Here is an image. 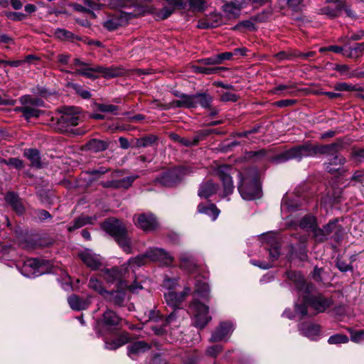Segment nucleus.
Here are the masks:
<instances>
[{
	"instance_id": "nucleus-48",
	"label": "nucleus",
	"mask_w": 364,
	"mask_h": 364,
	"mask_svg": "<svg viewBox=\"0 0 364 364\" xmlns=\"http://www.w3.org/2000/svg\"><path fill=\"white\" fill-rule=\"evenodd\" d=\"M178 141L186 146H191L193 145H196L198 141L200 140L201 136L199 135L195 136L191 138H184V137H180L178 136Z\"/></svg>"
},
{
	"instance_id": "nucleus-16",
	"label": "nucleus",
	"mask_w": 364,
	"mask_h": 364,
	"mask_svg": "<svg viewBox=\"0 0 364 364\" xmlns=\"http://www.w3.org/2000/svg\"><path fill=\"white\" fill-rule=\"evenodd\" d=\"M246 4L245 0H232L223 6V11L228 18L239 16L240 10Z\"/></svg>"
},
{
	"instance_id": "nucleus-47",
	"label": "nucleus",
	"mask_w": 364,
	"mask_h": 364,
	"mask_svg": "<svg viewBox=\"0 0 364 364\" xmlns=\"http://www.w3.org/2000/svg\"><path fill=\"white\" fill-rule=\"evenodd\" d=\"M95 108L97 111L105 113L117 114L118 107L111 104H96Z\"/></svg>"
},
{
	"instance_id": "nucleus-36",
	"label": "nucleus",
	"mask_w": 364,
	"mask_h": 364,
	"mask_svg": "<svg viewBox=\"0 0 364 364\" xmlns=\"http://www.w3.org/2000/svg\"><path fill=\"white\" fill-rule=\"evenodd\" d=\"M334 89L337 91L342 92V91H347V92H351V91H360V92H364V87H360L358 85H353L350 83L347 82H338L335 85Z\"/></svg>"
},
{
	"instance_id": "nucleus-55",
	"label": "nucleus",
	"mask_w": 364,
	"mask_h": 364,
	"mask_svg": "<svg viewBox=\"0 0 364 364\" xmlns=\"http://www.w3.org/2000/svg\"><path fill=\"white\" fill-rule=\"evenodd\" d=\"M177 285H178V279H177L167 278V279H165L163 282V287L164 289H166L168 291H171Z\"/></svg>"
},
{
	"instance_id": "nucleus-38",
	"label": "nucleus",
	"mask_w": 364,
	"mask_h": 364,
	"mask_svg": "<svg viewBox=\"0 0 364 364\" xmlns=\"http://www.w3.org/2000/svg\"><path fill=\"white\" fill-rule=\"evenodd\" d=\"M147 259L148 258L146 253L144 255H139L135 257L130 258L127 262V268L129 267L132 271H134L135 268L141 267L145 264Z\"/></svg>"
},
{
	"instance_id": "nucleus-59",
	"label": "nucleus",
	"mask_w": 364,
	"mask_h": 364,
	"mask_svg": "<svg viewBox=\"0 0 364 364\" xmlns=\"http://www.w3.org/2000/svg\"><path fill=\"white\" fill-rule=\"evenodd\" d=\"M74 88L76 92L84 99H89L91 94L88 90H84L80 85H75Z\"/></svg>"
},
{
	"instance_id": "nucleus-3",
	"label": "nucleus",
	"mask_w": 364,
	"mask_h": 364,
	"mask_svg": "<svg viewBox=\"0 0 364 364\" xmlns=\"http://www.w3.org/2000/svg\"><path fill=\"white\" fill-rule=\"evenodd\" d=\"M120 321L121 318L114 311L107 309L97 321L95 328L97 334L102 337L114 334Z\"/></svg>"
},
{
	"instance_id": "nucleus-51",
	"label": "nucleus",
	"mask_w": 364,
	"mask_h": 364,
	"mask_svg": "<svg viewBox=\"0 0 364 364\" xmlns=\"http://www.w3.org/2000/svg\"><path fill=\"white\" fill-rule=\"evenodd\" d=\"M336 220H333L329 222L326 225H325L322 230H318L319 232H325L322 237H319L321 240H325L327 238V236L332 232L335 226H336Z\"/></svg>"
},
{
	"instance_id": "nucleus-20",
	"label": "nucleus",
	"mask_w": 364,
	"mask_h": 364,
	"mask_svg": "<svg viewBox=\"0 0 364 364\" xmlns=\"http://www.w3.org/2000/svg\"><path fill=\"white\" fill-rule=\"evenodd\" d=\"M150 348V346L144 341H136L128 346V355L132 359L145 353Z\"/></svg>"
},
{
	"instance_id": "nucleus-46",
	"label": "nucleus",
	"mask_w": 364,
	"mask_h": 364,
	"mask_svg": "<svg viewBox=\"0 0 364 364\" xmlns=\"http://www.w3.org/2000/svg\"><path fill=\"white\" fill-rule=\"evenodd\" d=\"M333 69L346 78H353V70H351L348 65L336 64Z\"/></svg>"
},
{
	"instance_id": "nucleus-24",
	"label": "nucleus",
	"mask_w": 364,
	"mask_h": 364,
	"mask_svg": "<svg viewBox=\"0 0 364 364\" xmlns=\"http://www.w3.org/2000/svg\"><path fill=\"white\" fill-rule=\"evenodd\" d=\"M68 301L71 309L75 311L86 309L90 303L88 299H81L74 294L68 297Z\"/></svg>"
},
{
	"instance_id": "nucleus-52",
	"label": "nucleus",
	"mask_w": 364,
	"mask_h": 364,
	"mask_svg": "<svg viewBox=\"0 0 364 364\" xmlns=\"http://www.w3.org/2000/svg\"><path fill=\"white\" fill-rule=\"evenodd\" d=\"M224 68H205L202 66L195 67V70L197 73H203L205 75H210L213 73H217L220 70H223Z\"/></svg>"
},
{
	"instance_id": "nucleus-25",
	"label": "nucleus",
	"mask_w": 364,
	"mask_h": 364,
	"mask_svg": "<svg viewBox=\"0 0 364 364\" xmlns=\"http://www.w3.org/2000/svg\"><path fill=\"white\" fill-rule=\"evenodd\" d=\"M198 212L199 213L207 215L211 218L212 220H215L220 213V210L213 203H210L206 205L203 203H200L198 205Z\"/></svg>"
},
{
	"instance_id": "nucleus-8",
	"label": "nucleus",
	"mask_w": 364,
	"mask_h": 364,
	"mask_svg": "<svg viewBox=\"0 0 364 364\" xmlns=\"http://www.w3.org/2000/svg\"><path fill=\"white\" fill-rule=\"evenodd\" d=\"M146 255L151 261L159 262L163 265H171L173 261V257L162 248H149Z\"/></svg>"
},
{
	"instance_id": "nucleus-62",
	"label": "nucleus",
	"mask_w": 364,
	"mask_h": 364,
	"mask_svg": "<svg viewBox=\"0 0 364 364\" xmlns=\"http://www.w3.org/2000/svg\"><path fill=\"white\" fill-rule=\"evenodd\" d=\"M222 350V346L220 345H215L211 347H209L207 349V353L208 355L211 356H216Z\"/></svg>"
},
{
	"instance_id": "nucleus-43",
	"label": "nucleus",
	"mask_w": 364,
	"mask_h": 364,
	"mask_svg": "<svg viewBox=\"0 0 364 364\" xmlns=\"http://www.w3.org/2000/svg\"><path fill=\"white\" fill-rule=\"evenodd\" d=\"M316 225V218L313 215H306L299 222V227L305 230H311Z\"/></svg>"
},
{
	"instance_id": "nucleus-44",
	"label": "nucleus",
	"mask_w": 364,
	"mask_h": 364,
	"mask_svg": "<svg viewBox=\"0 0 364 364\" xmlns=\"http://www.w3.org/2000/svg\"><path fill=\"white\" fill-rule=\"evenodd\" d=\"M88 286L91 289L97 291L101 295L104 296L105 294H108V291L104 289L102 282L95 277L90 278Z\"/></svg>"
},
{
	"instance_id": "nucleus-58",
	"label": "nucleus",
	"mask_w": 364,
	"mask_h": 364,
	"mask_svg": "<svg viewBox=\"0 0 364 364\" xmlns=\"http://www.w3.org/2000/svg\"><path fill=\"white\" fill-rule=\"evenodd\" d=\"M269 257L272 259V261H274V260L277 259L280 255L279 248L277 244H275L274 245H272L269 248Z\"/></svg>"
},
{
	"instance_id": "nucleus-32",
	"label": "nucleus",
	"mask_w": 364,
	"mask_h": 364,
	"mask_svg": "<svg viewBox=\"0 0 364 364\" xmlns=\"http://www.w3.org/2000/svg\"><path fill=\"white\" fill-rule=\"evenodd\" d=\"M96 218H91L88 216H81L73 221L72 225L68 226V230L69 232L73 231L75 229H78L87 224H93V220H95Z\"/></svg>"
},
{
	"instance_id": "nucleus-61",
	"label": "nucleus",
	"mask_w": 364,
	"mask_h": 364,
	"mask_svg": "<svg viewBox=\"0 0 364 364\" xmlns=\"http://www.w3.org/2000/svg\"><path fill=\"white\" fill-rule=\"evenodd\" d=\"M202 64L204 65H218L220 64L218 58V55H213L209 58H203L200 60Z\"/></svg>"
},
{
	"instance_id": "nucleus-7",
	"label": "nucleus",
	"mask_w": 364,
	"mask_h": 364,
	"mask_svg": "<svg viewBox=\"0 0 364 364\" xmlns=\"http://www.w3.org/2000/svg\"><path fill=\"white\" fill-rule=\"evenodd\" d=\"M337 146L336 144H332L323 146L318 150L321 153L331 154L329 155L328 162L325 164L326 169L330 173L339 170L346 162L345 159L341 155L335 153Z\"/></svg>"
},
{
	"instance_id": "nucleus-19",
	"label": "nucleus",
	"mask_w": 364,
	"mask_h": 364,
	"mask_svg": "<svg viewBox=\"0 0 364 364\" xmlns=\"http://www.w3.org/2000/svg\"><path fill=\"white\" fill-rule=\"evenodd\" d=\"M344 2L341 0H333L332 3L323 9V13L331 18L338 16L343 12Z\"/></svg>"
},
{
	"instance_id": "nucleus-40",
	"label": "nucleus",
	"mask_w": 364,
	"mask_h": 364,
	"mask_svg": "<svg viewBox=\"0 0 364 364\" xmlns=\"http://www.w3.org/2000/svg\"><path fill=\"white\" fill-rule=\"evenodd\" d=\"M156 137L154 135H149L136 139L135 146L136 148H145L151 146L156 141Z\"/></svg>"
},
{
	"instance_id": "nucleus-31",
	"label": "nucleus",
	"mask_w": 364,
	"mask_h": 364,
	"mask_svg": "<svg viewBox=\"0 0 364 364\" xmlns=\"http://www.w3.org/2000/svg\"><path fill=\"white\" fill-rule=\"evenodd\" d=\"M24 155L31 161L32 166L40 168L41 166V156L38 150L36 149H26L24 151Z\"/></svg>"
},
{
	"instance_id": "nucleus-50",
	"label": "nucleus",
	"mask_w": 364,
	"mask_h": 364,
	"mask_svg": "<svg viewBox=\"0 0 364 364\" xmlns=\"http://www.w3.org/2000/svg\"><path fill=\"white\" fill-rule=\"evenodd\" d=\"M348 341V338L343 334H335L328 338V342L330 344L346 343Z\"/></svg>"
},
{
	"instance_id": "nucleus-22",
	"label": "nucleus",
	"mask_w": 364,
	"mask_h": 364,
	"mask_svg": "<svg viewBox=\"0 0 364 364\" xmlns=\"http://www.w3.org/2000/svg\"><path fill=\"white\" fill-rule=\"evenodd\" d=\"M136 178H137L136 176H130L125 177V178H124L121 180H118V181H107L104 183L103 186H104V187H106V188H128Z\"/></svg>"
},
{
	"instance_id": "nucleus-42",
	"label": "nucleus",
	"mask_w": 364,
	"mask_h": 364,
	"mask_svg": "<svg viewBox=\"0 0 364 364\" xmlns=\"http://www.w3.org/2000/svg\"><path fill=\"white\" fill-rule=\"evenodd\" d=\"M119 245L123 249V250L129 254L132 252V247L130 245V241L127 237V232L125 231L122 235H119V237L115 238Z\"/></svg>"
},
{
	"instance_id": "nucleus-12",
	"label": "nucleus",
	"mask_w": 364,
	"mask_h": 364,
	"mask_svg": "<svg viewBox=\"0 0 364 364\" xmlns=\"http://www.w3.org/2000/svg\"><path fill=\"white\" fill-rule=\"evenodd\" d=\"M134 220L136 225L144 231L154 230L157 227V221L151 213H141L134 215Z\"/></svg>"
},
{
	"instance_id": "nucleus-57",
	"label": "nucleus",
	"mask_w": 364,
	"mask_h": 364,
	"mask_svg": "<svg viewBox=\"0 0 364 364\" xmlns=\"http://www.w3.org/2000/svg\"><path fill=\"white\" fill-rule=\"evenodd\" d=\"M220 99L223 102H236L238 97L232 92H225L222 94Z\"/></svg>"
},
{
	"instance_id": "nucleus-64",
	"label": "nucleus",
	"mask_w": 364,
	"mask_h": 364,
	"mask_svg": "<svg viewBox=\"0 0 364 364\" xmlns=\"http://www.w3.org/2000/svg\"><path fill=\"white\" fill-rule=\"evenodd\" d=\"M6 200L10 203L12 206L14 204L18 203L19 201L18 197L14 193H9L6 196Z\"/></svg>"
},
{
	"instance_id": "nucleus-39",
	"label": "nucleus",
	"mask_w": 364,
	"mask_h": 364,
	"mask_svg": "<svg viewBox=\"0 0 364 364\" xmlns=\"http://www.w3.org/2000/svg\"><path fill=\"white\" fill-rule=\"evenodd\" d=\"M85 4L86 6H83L79 4H72L70 6L77 11L79 12H87L91 13L92 10L97 9L98 5L92 3L89 0H85Z\"/></svg>"
},
{
	"instance_id": "nucleus-34",
	"label": "nucleus",
	"mask_w": 364,
	"mask_h": 364,
	"mask_svg": "<svg viewBox=\"0 0 364 364\" xmlns=\"http://www.w3.org/2000/svg\"><path fill=\"white\" fill-rule=\"evenodd\" d=\"M86 148L94 152H99L105 150L107 148V144L105 141L93 139L87 143Z\"/></svg>"
},
{
	"instance_id": "nucleus-27",
	"label": "nucleus",
	"mask_w": 364,
	"mask_h": 364,
	"mask_svg": "<svg viewBox=\"0 0 364 364\" xmlns=\"http://www.w3.org/2000/svg\"><path fill=\"white\" fill-rule=\"evenodd\" d=\"M364 54V42L356 43L353 46L349 47L343 53V55L350 58L358 59Z\"/></svg>"
},
{
	"instance_id": "nucleus-37",
	"label": "nucleus",
	"mask_w": 364,
	"mask_h": 364,
	"mask_svg": "<svg viewBox=\"0 0 364 364\" xmlns=\"http://www.w3.org/2000/svg\"><path fill=\"white\" fill-rule=\"evenodd\" d=\"M97 69L99 75L100 74L106 78L114 77L121 73L118 68L114 67H104L98 65Z\"/></svg>"
},
{
	"instance_id": "nucleus-28",
	"label": "nucleus",
	"mask_w": 364,
	"mask_h": 364,
	"mask_svg": "<svg viewBox=\"0 0 364 364\" xmlns=\"http://www.w3.org/2000/svg\"><path fill=\"white\" fill-rule=\"evenodd\" d=\"M97 66H91L89 63L85 68H76L75 73L82 75L90 79H96L99 77Z\"/></svg>"
},
{
	"instance_id": "nucleus-26",
	"label": "nucleus",
	"mask_w": 364,
	"mask_h": 364,
	"mask_svg": "<svg viewBox=\"0 0 364 364\" xmlns=\"http://www.w3.org/2000/svg\"><path fill=\"white\" fill-rule=\"evenodd\" d=\"M103 338L105 341V347L108 350H116L118 348L121 347L122 346L128 343L129 340V337L127 333H123L119 336L116 339L110 342L107 341L106 337Z\"/></svg>"
},
{
	"instance_id": "nucleus-15",
	"label": "nucleus",
	"mask_w": 364,
	"mask_h": 364,
	"mask_svg": "<svg viewBox=\"0 0 364 364\" xmlns=\"http://www.w3.org/2000/svg\"><path fill=\"white\" fill-rule=\"evenodd\" d=\"M103 230L115 238L122 235L126 231L122 223L116 219L112 218L106 220L102 225Z\"/></svg>"
},
{
	"instance_id": "nucleus-41",
	"label": "nucleus",
	"mask_w": 364,
	"mask_h": 364,
	"mask_svg": "<svg viewBox=\"0 0 364 364\" xmlns=\"http://www.w3.org/2000/svg\"><path fill=\"white\" fill-rule=\"evenodd\" d=\"M298 207V202L294 199H291L288 196H285L282 201V211H291Z\"/></svg>"
},
{
	"instance_id": "nucleus-56",
	"label": "nucleus",
	"mask_w": 364,
	"mask_h": 364,
	"mask_svg": "<svg viewBox=\"0 0 364 364\" xmlns=\"http://www.w3.org/2000/svg\"><path fill=\"white\" fill-rule=\"evenodd\" d=\"M107 294L112 296L113 302L116 305H121L124 301V295L121 292H108Z\"/></svg>"
},
{
	"instance_id": "nucleus-23",
	"label": "nucleus",
	"mask_w": 364,
	"mask_h": 364,
	"mask_svg": "<svg viewBox=\"0 0 364 364\" xmlns=\"http://www.w3.org/2000/svg\"><path fill=\"white\" fill-rule=\"evenodd\" d=\"M218 187L212 181L203 182L200 185L198 195L200 198H208L217 192Z\"/></svg>"
},
{
	"instance_id": "nucleus-30",
	"label": "nucleus",
	"mask_w": 364,
	"mask_h": 364,
	"mask_svg": "<svg viewBox=\"0 0 364 364\" xmlns=\"http://www.w3.org/2000/svg\"><path fill=\"white\" fill-rule=\"evenodd\" d=\"M181 267L188 272L193 271L196 267L193 257L188 253H182L180 255Z\"/></svg>"
},
{
	"instance_id": "nucleus-2",
	"label": "nucleus",
	"mask_w": 364,
	"mask_h": 364,
	"mask_svg": "<svg viewBox=\"0 0 364 364\" xmlns=\"http://www.w3.org/2000/svg\"><path fill=\"white\" fill-rule=\"evenodd\" d=\"M240 183L238 190L242 198L247 200H255L261 196V187L258 180V173L255 168L245 170L238 173Z\"/></svg>"
},
{
	"instance_id": "nucleus-18",
	"label": "nucleus",
	"mask_w": 364,
	"mask_h": 364,
	"mask_svg": "<svg viewBox=\"0 0 364 364\" xmlns=\"http://www.w3.org/2000/svg\"><path fill=\"white\" fill-rule=\"evenodd\" d=\"M300 333L310 340H317L320 336V326L312 323H303L299 326Z\"/></svg>"
},
{
	"instance_id": "nucleus-4",
	"label": "nucleus",
	"mask_w": 364,
	"mask_h": 364,
	"mask_svg": "<svg viewBox=\"0 0 364 364\" xmlns=\"http://www.w3.org/2000/svg\"><path fill=\"white\" fill-rule=\"evenodd\" d=\"M318 150L319 149H317L309 144H305L294 146L282 152L274 159V161L277 164H279L291 159L301 160L304 157L315 155Z\"/></svg>"
},
{
	"instance_id": "nucleus-17",
	"label": "nucleus",
	"mask_w": 364,
	"mask_h": 364,
	"mask_svg": "<svg viewBox=\"0 0 364 364\" xmlns=\"http://www.w3.org/2000/svg\"><path fill=\"white\" fill-rule=\"evenodd\" d=\"M180 173L178 169L167 171L158 178V181L164 186H171L181 180Z\"/></svg>"
},
{
	"instance_id": "nucleus-60",
	"label": "nucleus",
	"mask_w": 364,
	"mask_h": 364,
	"mask_svg": "<svg viewBox=\"0 0 364 364\" xmlns=\"http://www.w3.org/2000/svg\"><path fill=\"white\" fill-rule=\"evenodd\" d=\"M290 87L287 85H279L274 88L273 93L274 94H280L282 92H284L285 95L290 94L291 92L289 91Z\"/></svg>"
},
{
	"instance_id": "nucleus-6",
	"label": "nucleus",
	"mask_w": 364,
	"mask_h": 364,
	"mask_svg": "<svg viewBox=\"0 0 364 364\" xmlns=\"http://www.w3.org/2000/svg\"><path fill=\"white\" fill-rule=\"evenodd\" d=\"M80 109L75 107H65L61 109V115L57 123L59 129L65 131L69 127L76 126L80 122Z\"/></svg>"
},
{
	"instance_id": "nucleus-49",
	"label": "nucleus",
	"mask_w": 364,
	"mask_h": 364,
	"mask_svg": "<svg viewBox=\"0 0 364 364\" xmlns=\"http://www.w3.org/2000/svg\"><path fill=\"white\" fill-rule=\"evenodd\" d=\"M54 35L56 38L60 39V40H68L73 38L74 34L65 29L63 28H57L55 32Z\"/></svg>"
},
{
	"instance_id": "nucleus-1",
	"label": "nucleus",
	"mask_w": 364,
	"mask_h": 364,
	"mask_svg": "<svg viewBox=\"0 0 364 364\" xmlns=\"http://www.w3.org/2000/svg\"><path fill=\"white\" fill-rule=\"evenodd\" d=\"M195 286V298L189 306V314L191 315L193 325L197 328H203L211 320V316L208 314V306L198 301V297L208 299L209 287L205 279H198Z\"/></svg>"
},
{
	"instance_id": "nucleus-11",
	"label": "nucleus",
	"mask_w": 364,
	"mask_h": 364,
	"mask_svg": "<svg viewBox=\"0 0 364 364\" xmlns=\"http://www.w3.org/2000/svg\"><path fill=\"white\" fill-rule=\"evenodd\" d=\"M303 304H306V307L311 306L318 313H321L325 311L332 304V301L319 294L306 299Z\"/></svg>"
},
{
	"instance_id": "nucleus-13",
	"label": "nucleus",
	"mask_w": 364,
	"mask_h": 364,
	"mask_svg": "<svg viewBox=\"0 0 364 364\" xmlns=\"http://www.w3.org/2000/svg\"><path fill=\"white\" fill-rule=\"evenodd\" d=\"M190 292L191 289L189 287L185 288L180 294H177L173 291H169L164 293V299L167 305L176 310V309L181 308V304Z\"/></svg>"
},
{
	"instance_id": "nucleus-63",
	"label": "nucleus",
	"mask_w": 364,
	"mask_h": 364,
	"mask_svg": "<svg viewBox=\"0 0 364 364\" xmlns=\"http://www.w3.org/2000/svg\"><path fill=\"white\" fill-rule=\"evenodd\" d=\"M8 165L13 166L14 167L16 168H22L23 167V161L17 158H12L9 160L8 162H6Z\"/></svg>"
},
{
	"instance_id": "nucleus-29",
	"label": "nucleus",
	"mask_w": 364,
	"mask_h": 364,
	"mask_svg": "<svg viewBox=\"0 0 364 364\" xmlns=\"http://www.w3.org/2000/svg\"><path fill=\"white\" fill-rule=\"evenodd\" d=\"M101 276L109 283H112L122 277L121 272L117 267L112 269H104L101 272Z\"/></svg>"
},
{
	"instance_id": "nucleus-35",
	"label": "nucleus",
	"mask_w": 364,
	"mask_h": 364,
	"mask_svg": "<svg viewBox=\"0 0 364 364\" xmlns=\"http://www.w3.org/2000/svg\"><path fill=\"white\" fill-rule=\"evenodd\" d=\"M196 107L200 105L203 108H208L213 101L211 95L206 92L196 94Z\"/></svg>"
},
{
	"instance_id": "nucleus-54",
	"label": "nucleus",
	"mask_w": 364,
	"mask_h": 364,
	"mask_svg": "<svg viewBox=\"0 0 364 364\" xmlns=\"http://www.w3.org/2000/svg\"><path fill=\"white\" fill-rule=\"evenodd\" d=\"M350 340L357 343L364 342V331H350Z\"/></svg>"
},
{
	"instance_id": "nucleus-9",
	"label": "nucleus",
	"mask_w": 364,
	"mask_h": 364,
	"mask_svg": "<svg viewBox=\"0 0 364 364\" xmlns=\"http://www.w3.org/2000/svg\"><path fill=\"white\" fill-rule=\"evenodd\" d=\"M41 262L35 258H30L24 262L21 273L26 277H36L44 274Z\"/></svg>"
},
{
	"instance_id": "nucleus-21",
	"label": "nucleus",
	"mask_w": 364,
	"mask_h": 364,
	"mask_svg": "<svg viewBox=\"0 0 364 364\" xmlns=\"http://www.w3.org/2000/svg\"><path fill=\"white\" fill-rule=\"evenodd\" d=\"M228 169L227 167H225L219 171V176L223 184L225 196L231 194L234 190L232 177L230 173L226 172Z\"/></svg>"
},
{
	"instance_id": "nucleus-33",
	"label": "nucleus",
	"mask_w": 364,
	"mask_h": 364,
	"mask_svg": "<svg viewBox=\"0 0 364 364\" xmlns=\"http://www.w3.org/2000/svg\"><path fill=\"white\" fill-rule=\"evenodd\" d=\"M306 315V304H303L301 305H299L297 304H295V314H291L289 309H286L283 313V316H287L290 319L296 317V316H298L300 318H303Z\"/></svg>"
},
{
	"instance_id": "nucleus-14",
	"label": "nucleus",
	"mask_w": 364,
	"mask_h": 364,
	"mask_svg": "<svg viewBox=\"0 0 364 364\" xmlns=\"http://www.w3.org/2000/svg\"><path fill=\"white\" fill-rule=\"evenodd\" d=\"M79 256L83 263L92 269H97L102 265L101 257L95 254L91 250H84L79 254Z\"/></svg>"
},
{
	"instance_id": "nucleus-45",
	"label": "nucleus",
	"mask_w": 364,
	"mask_h": 364,
	"mask_svg": "<svg viewBox=\"0 0 364 364\" xmlns=\"http://www.w3.org/2000/svg\"><path fill=\"white\" fill-rule=\"evenodd\" d=\"M179 98L181 99L184 108L196 107V95L181 94Z\"/></svg>"
},
{
	"instance_id": "nucleus-5",
	"label": "nucleus",
	"mask_w": 364,
	"mask_h": 364,
	"mask_svg": "<svg viewBox=\"0 0 364 364\" xmlns=\"http://www.w3.org/2000/svg\"><path fill=\"white\" fill-rule=\"evenodd\" d=\"M21 103V107L16 108V111L23 113V116L26 119H29L32 117H38L43 111L40 110L38 107H43V101L38 97H32L30 95H23L20 98Z\"/></svg>"
},
{
	"instance_id": "nucleus-53",
	"label": "nucleus",
	"mask_w": 364,
	"mask_h": 364,
	"mask_svg": "<svg viewBox=\"0 0 364 364\" xmlns=\"http://www.w3.org/2000/svg\"><path fill=\"white\" fill-rule=\"evenodd\" d=\"M208 0H188L189 5L194 10L203 11Z\"/></svg>"
},
{
	"instance_id": "nucleus-10",
	"label": "nucleus",
	"mask_w": 364,
	"mask_h": 364,
	"mask_svg": "<svg viewBox=\"0 0 364 364\" xmlns=\"http://www.w3.org/2000/svg\"><path fill=\"white\" fill-rule=\"evenodd\" d=\"M234 329L233 323L230 321L221 322L213 332L210 341L218 342L228 341Z\"/></svg>"
}]
</instances>
